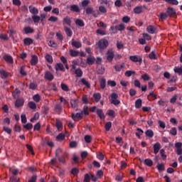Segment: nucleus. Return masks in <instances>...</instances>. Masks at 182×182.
I'll return each instance as SVG.
<instances>
[{
  "mask_svg": "<svg viewBox=\"0 0 182 182\" xmlns=\"http://www.w3.org/2000/svg\"><path fill=\"white\" fill-rule=\"evenodd\" d=\"M106 55L107 62L112 63V62H113V59H114V50H113V48L108 49L107 50Z\"/></svg>",
  "mask_w": 182,
  "mask_h": 182,
  "instance_id": "obj_1",
  "label": "nucleus"
},
{
  "mask_svg": "<svg viewBox=\"0 0 182 182\" xmlns=\"http://www.w3.org/2000/svg\"><path fill=\"white\" fill-rule=\"evenodd\" d=\"M109 46V41L105 38H102L98 42V48L100 49V50H103L106 49Z\"/></svg>",
  "mask_w": 182,
  "mask_h": 182,
  "instance_id": "obj_2",
  "label": "nucleus"
},
{
  "mask_svg": "<svg viewBox=\"0 0 182 182\" xmlns=\"http://www.w3.org/2000/svg\"><path fill=\"white\" fill-rule=\"evenodd\" d=\"M119 98V95L117 93L113 92L111 94V103L114 106L120 105V100H117Z\"/></svg>",
  "mask_w": 182,
  "mask_h": 182,
  "instance_id": "obj_3",
  "label": "nucleus"
},
{
  "mask_svg": "<svg viewBox=\"0 0 182 182\" xmlns=\"http://www.w3.org/2000/svg\"><path fill=\"white\" fill-rule=\"evenodd\" d=\"M111 31H119L120 32H122V31H124V29H126V26H124V23H120L119 25L115 26V27L114 26H111Z\"/></svg>",
  "mask_w": 182,
  "mask_h": 182,
  "instance_id": "obj_4",
  "label": "nucleus"
},
{
  "mask_svg": "<svg viewBox=\"0 0 182 182\" xmlns=\"http://www.w3.org/2000/svg\"><path fill=\"white\" fill-rule=\"evenodd\" d=\"M44 78L46 80H49V82H52L53 79H55V77L53 76V74L50 73V71H46L44 74Z\"/></svg>",
  "mask_w": 182,
  "mask_h": 182,
  "instance_id": "obj_5",
  "label": "nucleus"
},
{
  "mask_svg": "<svg viewBox=\"0 0 182 182\" xmlns=\"http://www.w3.org/2000/svg\"><path fill=\"white\" fill-rule=\"evenodd\" d=\"M71 117L73 120H76V119L77 120H82V119H83V114L82 112H77L76 114L73 113Z\"/></svg>",
  "mask_w": 182,
  "mask_h": 182,
  "instance_id": "obj_6",
  "label": "nucleus"
},
{
  "mask_svg": "<svg viewBox=\"0 0 182 182\" xmlns=\"http://www.w3.org/2000/svg\"><path fill=\"white\" fill-rule=\"evenodd\" d=\"M146 31L148 33H151V35L154 33H157V28L154 27V26L149 25L146 28Z\"/></svg>",
  "mask_w": 182,
  "mask_h": 182,
  "instance_id": "obj_7",
  "label": "nucleus"
},
{
  "mask_svg": "<svg viewBox=\"0 0 182 182\" xmlns=\"http://www.w3.org/2000/svg\"><path fill=\"white\" fill-rule=\"evenodd\" d=\"M70 103L72 109H76V107H77V106H79V100L71 99L70 100Z\"/></svg>",
  "mask_w": 182,
  "mask_h": 182,
  "instance_id": "obj_8",
  "label": "nucleus"
},
{
  "mask_svg": "<svg viewBox=\"0 0 182 182\" xmlns=\"http://www.w3.org/2000/svg\"><path fill=\"white\" fill-rule=\"evenodd\" d=\"M24 104H25V100H23V98H18L16 100L15 106L16 107H22V106H23Z\"/></svg>",
  "mask_w": 182,
  "mask_h": 182,
  "instance_id": "obj_9",
  "label": "nucleus"
},
{
  "mask_svg": "<svg viewBox=\"0 0 182 182\" xmlns=\"http://www.w3.org/2000/svg\"><path fill=\"white\" fill-rule=\"evenodd\" d=\"M166 14L168 16H174L176 15V10L173 7H168L166 10Z\"/></svg>",
  "mask_w": 182,
  "mask_h": 182,
  "instance_id": "obj_10",
  "label": "nucleus"
},
{
  "mask_svg": "<svg viewBox=\"0 0 182 182\" xmlns=\"http://www.w3.org/2000/svg\"><path fill=\"white\" fill-rule=\"evenodd\" d=\"M38 56L33 55L31 56V66H36V65H38Z\"/></svg>",
  "mask_w": 182,
  "mask_h": 182,
  "instance_id": "obj_11",
  "label": "nucleus"
},
{
  "mask_svg": "<svg viewBox=\"0 0 182 182\" xmlns=\"http://www.w3.org/2000/svg\"><path fill=\"white\" fill-rule=\"evenodd\" d=\"M96 61V58L93 55H90L87 58V65H92Z\"/></svg>",
  "mask_w": 182,
  "mask_h": 182,
  "instance_id": "obj_12",
  "label": "nucleus"
},
{
  "mask_svg": "<svg viewBox=\"0 0 182 182\" xmlns=\"http://www.w3.org/2000/svg\"><path fill=\"white\" fill-rule=\"evenodd\" d=\"M160 149H161V144H160V143L156 142L155 144H154V154H157V153H159V151H160Z\"/></svg>",
  "mask_w": 182,
  "mask_h": 182,
  "instance_id": "obj_13",
  "label": "nucleus"
},
{
  "mask_svg": "<svg viewBox=\"0 0 182 182\" xmlns=\"http://www.w3.org/2000/svg\"><path fill=\"white\" fill-rule=\"evenodd\" d=\"M71 44H72V46H73L74 48H76L77 49L82 48V42L79 41H76L72 40Z\"/></svg>",
  "mask_w": 182,
  "mask_h": 182,
  "instance_id": "obj_14",
  "label": "nucleus"
},
{
  "mask_svg": "<svg viewBox=\"0 0 182 182\" xmlns=\"http://www.w3.org/2000/svg\"><path fill=\"white\" fill-rule=\"evenodd\" d=\"M93 97L95 102H96V103H98V102H100V100L102 99V94L99 92H95L93 94Z\"/></svg>",
  "mask_w": 182,
  "mask_h": 182,
  "instance_id": "obj_15",
  "label": "nucleus"
},
{
  "mask_svg": "<svg viewBox=\"0 0 182 182\" xmlns=\"http://www.w3.org/2000/svg\"><path fill=\"white\" fill-rule=\"evenodd\" d=\"M76 110H79L80 112H81V113H82V114H85V116H89V107H87V105L83 107L82 111L79 109H77Z\"/></svg>",
  "mask_w": 182,
  "mask_h": 182,
  "instance_id": "obj_16",
  "label": "nucleus"
},
{
  "mask_svg": "<svg viewBox=\"0 0 182 182\" xmlns=\"http://www.w3.org/2000/svg\"><path fill=\"white\" fill-rule=\"evenodd\" d=\"M29 11L33 15H38L39 14V10L36 7H33L32 6H29Z\"/></svg>",
  "mask_w": 182,
  "mask_h": 182,
  "instance_id": "obj_17",
  "label": "nucleus"
},
{
  "mask_svg": "<svg viewBox=\"0 0 182 182\" xmlns=\"http://www.w3.org/2000/svg\"><path fill=\"white\" fill-rule=\"evenodd\" d=\"M124 66H125L124 63H122L121 65L119 64L115 65L114 66V68L116 70V72H121L122 69H124Z\"/></svg>",
  "mask_w": 182,
  "mask_h": 182,
  "instance_id": "obj_18",
  "label": "nucleus"
},
{
  "mask_svg": "<svg viewBox=\"0 0 182 182\" xmlns=\"http://www.w3.org/2000/svg\"><path fill=\"white\" fill-rule=\"evenodd\" d=\"M20 95L21 91L18 88H16L12 92V96L13 97H14V99H18V97H19Z\"/></svg>",
  "mask_w": 182,
  "mask_h": 182,
  "instance_id": "obj_19",
  "label": "nucleus"
},
{
  "mask_svg": "<svg viewBox=\"0 0 182 182\" xmlns=\"http://www.w3.org/2000/svg\"><path fill=\"white\" fill-rule=\"evenodd\" d=\"M134 14H136L137 15L141 14L143 12V6H137L134 9Z\"/></svg>",
  "mask_w": 182,
  "mask_h": 182,
  "instance_id": "obj_20",
  "label": "nucleus"
},
{
  "mask_svg": "<svg viewBox=\"0 0 182 182\" xmlns=\"http://www.w3.org/2000/svg\"><path fill=\"white\" fill-rule=\"evenodd\" d=\"M97 114L101 119H106V116H105V113H103V109H97Z\"/></svg>",
  "mask_w": 182,
  "mask_h": 182,
  "instance_id": "obj_21",
  "label": "nucleus"
},
{
  "mask_svg": "<svg viewBox=\"0 0 182 182\" xmlns=\"http://www.w3.org/2000/svg\"><path fill=\"white\" fill-rule=\"evenodd\" d=\"M55 70H56V72H58V70H61V72H65V67L63 66V64L59 63L55 65Z\"/></svg>",
  "mask_w": 182,
  "mask_h": 182,
  "instance_id": "obj_22",
  "label": "nucleus"
},
{
  "mask_svg": "<svg viewBox=\"0 0 182 182\" xmlns=\"http://www.w3.org/2000/svg\"><path fill=\"white\" fill-rule=\"evenodd\" d=\"M4 59L7 63H14V58H12V56L11 55H5Z\"/></svg>",
  "mask_w": 182,
  "mask_h": 182,
  "instance_id": "obj_23",
  "label": "nucleus"
},
{
  "mask_svg": "<svg viewBox=\"0 0 182 182\" xmlns=\"http://www.w3.org/2000/svg\"><path fill=\"white\" fill-rule=\"evenodd\" d=\"M24 45H26V46H29L30 45H32L33 43V40L31 38H26L23 40Z\"/></svg>",
  "mask_w": 182,
  "mask_h": 182,
  "instance_id": "obj_24",
  "label": "nucleus"
},
{
  "mask_svg": "<svg viewBox=\"0 0 182 182\" xmlns=\"http://www.w3.org/2000/svg\"><path fill=\"white\" fill-rule=\"evenodd\" d=\"M70 11L72 12L79 13V12H80V9L79 8V6L74 4V5L70 6Z\"/></svg>",
  "mask_w": 182,
  "mask_h": 182,
  "instance_id": "obj_25",
  "label": "nucleus"
},
{
  "mask_svg": "<svg viewBox=\"0 0 182 182\" xmlns=\"http://www.w3.org/2000/svg\"><path fill=\"white\" fill-rule=\"evenodd\" d=\"M75 74L76 75L77 77H82L83 76V71L80 68L75 69Z\"/></svg>",
  "mask_w": 182,
  "mask_h": 182,
  "instance_id": "obj_26",
  "label": "nucleus"
},
{
  "mask_svg": "<svg viewBox=\"0 0 182 182\" xmlns=\"http://www.w3.org/2000/svg\"><path fill=\"white\" fill-rule=\"evenodd\" d=\"M101 4L106 5V6H108V8L113 5V2L112 1V0H101Z\"/></svg>",
  "mask_w": 182,
  "mask_h": 182,
  "instance_id": "obj_27",
  "label": "nucleus"
},
{
  "mask_svg": "<svg viewBox=\"0 0 182 182\" xmlns=\"http://www.w3.org/2000/svg\"><path fill=\"white\" fill-rule=\"evenodd\" d=\"M145 135H146V137H149V139H151L154 136V132L151 129H148V130L146 131Z\"/></svg>",
  "mask_w": 182,
  "mask_h": 182,
  "instance_id": "obj_28",
  "label": "nucleus"
},
{
  "mask_svg": "<svg viewBox=\"0 0 182 182\" xmlns=\"http://www.w3.org/2000/svg\"><path fill=\"white\" fill-rule=\"evenodd\" d=\"M0 75H1V79H6L9 76V73H6L5 70H1Z\"/></svg>",
  "mask_w": 182,
  "mask_h": 182,
  "instance_id": "obj_29",
  "label": "nucleus"
},
{
  "mask_svg": "<svg viewBox=\"0 0 182 182\" xmlns=\"http://www.w3.org/2000/svg\"><path fill=\"white\" fill-rule=\"evenodd\" d=\"M143 103V101L141 99H138L135 102V107L136 109H140L141 107V105Z\"/></svg>",
  "mask_w": 182,
  "mask_h": 182,
  "instance_id": "obj_30",
  "label": "nucleus"
},
{
  "mask_svg": "<svg viewBox=\"0 0 182 182\" xmlns=\"http://www.w3.org/2000/svg\"><path fill=\"white\" fill-rule=\"evenodd\" d=\"M32 19L34 23H39V22L41 21V16L38 15H33L32 16Z\"/></svg>",
  "mask_w": 182,
  "mask_h": 182,
  "instance_id": "obj_31",
  "label": "nucleus"
},
{
  "mask_svg": "<svg viewBox=\"0 0 182 182\" xmlns=\"http://www.w3.org/2000/svg\"><path fill=\"white\" fill-rule=\"evenodd\" d=\"M107 116H109V117H116V112L113 109H109L107 112Z\"/></svg>",
  "mask_w": 182,
  "mask_h": 182,
  "instance_id": "obj_32",
  "label": "nucleus"
},
{
  "mask_svg": "<svg viewBox=\"0 0 182 182\" xmlns=\"http://www.w3.org/2000/svg\"><path fill=\"white\" fill-rule=\"evenodd\" d=\"M63 21L64 23H66V25H68V26H70V25H72V21L70 20V18H69L68 16L64 18Z\"/></svg>",
  "mask_w": 182,
  "mask_h": 182,
  "instance_id": "obj_33",
  "label": "nucleus"
},
{
  "mask_svg": "<svg viewBox=\"0 0 182 182\" xmlns=\"http://www.w3.org/2000/svg\"><path fill=\"white\" fill-rule=\"evenodd\" d=\"M173 70H174L175 73H178V75H179V76H182V66L176 67Z\"/></svg>",
  "mask_w": 182,
  "mask_h": 182,
  "instance_id": "obj_34",
  "label": "nucleus"
},
{
  "mask_svg": "<svg viewBox=\"0 0 182 182\" xmlns=\"http://www.w3.org/2000/svg\"><path fill=\"white\" fill-rule=\"evenodd\" d=\"M99 12H100V14H107V9H106L105 6H100Z\"/></svg>",
  "mask_w": 182,
  "mask_h": 182,
  "instance_id": "obj_35",
  "label": "nucleus"
},
{
  "mask_svg": "<svg viewBox=\"0 0 182 182\" xmlns=\"http://www.w3.org/2000/svg\"><path fill=\"white\" fill-rule=\"evenodd\" d=\"M64 29L67 36H69V38H70L72 36V30L70 29V28L64 27Z\"/></svg>",
  "mask_w": 182,
  "mask_h": 182,
  "instance_id": "obj_36",
  "label": "nucleus"
},
{
  "mask_svg": "<svg viewBox=\"0 0 182 182\" xmlns=\"http://www.w3.org/2000/svg\"><path fill=\"white\" fill-rule=\"evenodd\" d=\"M168 14L164 12H161L159 14V19H161V21H164L167 19Z\"/></svg>",
  "mask_w": 182,
  "mask_h": 182,
  "instance_id": "obj_37",
  "label": "nucleus"
},
{
  "mask_svg": "<svg viewBox=\"0 0 182 182\" xmlns=\"http://www.w3.org/2000/svg\"><path fill=\"white\" fill-rule=\"evenodd\" d=\"M63 107H62V105L60 104H56L55 105V110H56V112H58V113H60L63 110Z\"/></svg>",
  "mask_w": 182,
  "mask_h": 182,
  "instance_id": "obj_38",
  "label": "nucleus"
},
{
  "mask_svg": "<svg viewBox=\"0 0 182 182\" xmlns=\"http://www.w3.org/2000/svg\"><path fill=\"white\" fill-rule=\"evenodd\" d=\"M70 56H73V58H75L76 56H79V51H77L76 50H70Z\"/></svg>",
  "mask_w": 182,
  "mask_h": 182,
  "instance_id": "obj_39",
  "label": "nucleus"
},
{
  "mask_svg": "<svg viewBox=\"0 0 182 182\" xmlns=\"http://www.w3.org/2000/svg\"><path fill=\"white\" fill-rule=\"evenodd\" d=\"M136 130L138 132H136V137H138V139H141V137L140 136H141V134L144 133V131H143V129L140 128H137Z\"/></svg>",
  "mask_w": 182,
  "mask_h": 182,
  "instance_id": "obj_40",
  "label": "nucleus"
},
{
  "mask_svg": "<svg viewBox=\"0 0 182 182\" xmlns=\"http://www.w3.org/2000/svg\"><path fill=\"white\" fill-rule=\"evenodd\" d=\"M45 58H46V60H47L48 63H53V58L52 57L51 55L48 54L46 55Z\"/></svg>",
  "mask_w": 182,
  "mask_h": 182,
  "instance_id": "obj_41",
  "label": "nucleus"
},
{
  "mask_svg": "<svg viewBox=\"0 0 182 182\" xmlns=\"http://www.w3.org/2000/svg\"><path fill=\"white\" fill-rule=\"evenodd\" d=\"M81 83H82V85H84V86H86V87H87V89H90V83H89L87 82V80H86V79L82 78L81 80Z\"/></svg>",
  "mask_w": 182,
  "mask_h": 182,
  "instance_id": "obj_42",
  "label": "nucleus"
},
{
  "mask_svg": "<svg viewBox=\"0 0 182 182\" xmlns=\"http://www.w3.org/2000/svg\"><path fill=\"white\" fill-rule=\"evenodd\" d=\"M75 24L80 27L85 26V22L82 19H77L75 21Z\"/></svg>",
  "mask_w": 182,
  "mask_h": 182,
  "instance_id": "obj_43",
  "label": "nucleus"
},
{
  "mask_svg": "<svg viewBox=\"0 0 182 182\" xmlns=\"http://www.w3.org/2000/svg\"><path fill=\"white\" fill-rule=\"evenodd\" d=\"M28 107H30V109H31L32 110H36V103H35L34 102H29L28 104Z\"/></svg>",
  "mask_w": 182,
  "mask_h": 182,
  "instance_id": "obj_44",
  "label": "nucleus"
},
{
  "mask_svg": "<svg viewBox=\"0 0 182 182\" xmlns=\"http://www.w3.org/2000/svg\"><path fill=\"white\" fill-rule=\"evenodd\" d=\"M29 89H31V90H36V89H38V84L35 82H30Z\"/></svg>",
  "mask_w": 182,
  "mask_h": 182,
  "instance_id": "obj_45",
  "label": "nucleus"
},
{
  "mask_svg": "<svg viewBox=\"0 0 182 182\" xmlns=\"http://www.w3.org/2000/svg\"><path fill=\"white\" fill-rule=\"evenodd\" d=\"M24 31L25 33L28 34V33H33V28L29 27V26H26L24 28Z\"/></svg>",
  "mask_w": 182,
  "mask_h": 182,
  "instance_id": "obj_46",
  "label": "nucleus"
},
{
  "mask_svg": "<svg viewBox=\"0 0 182 182\" xmlns=\"http://www.w3.org/2000/svg\"><path fill=\"white\" fill-rule=\"evenodd\" d=\"M100 85L101 89H105V87H106V79L102 78L101 80L100 81Z\"/></svg>",
  "mask_w": 182,
  "mask_h": 182,
  "instance_id": "obj_47",
  "label": "nucleus"
},
{
  "mask_svg": "<svg viewBox=\"0 0 182 182\" xmlns=\"http://www.w3.org/2000/svg\"><path fill=\"white\" fill-rule=\"evenodd\" d=\"M144 164L148 166V167H151V166H153V161L151 159H146L144 160Z\"/></svg>",
  "mask_w": 182,
  "mask_h": 182,
  "instance_id": "obj_48",
  "label": "nucleus"
},
{
  "mask_svg": "<svg viewBox=\"0 0 182 182\" xmlns=\"http://www.w3.org/2000/svg\"><path fill=\"white\" fill-rule=\"evenodd\" d=\"M55 126H56L58 130H62L63 125L62 124V122L60 121L56 120Z\"/></svg>",
  "mask_w": 182,
  "mask_h": 182,
  "instance_id": "obj_49",
  "label": "nucleus"
},
{
  "mask_svg": "<svg viewBox=\"0 0 182 182\" xmlns=\"http://www.w3.org/2000/svg\"><path fill=\"white\" fill-rule=\"evenodd\" d=\"M105 129L106 132H109L110 129H112V122H108L105 124Z\"/></svg>",
  "mask_w": 182,
  "mask_h": 182,
  "instance_id": "obj_50",
  "label": "nucleus"
},
{
  "mask_svg": "<svg viewBox=\"0 0 182 182\" xmlns=\"http://www.w3.org/2000/svg\"><path fill=\"white\" fill-rule=\"evenodd\" d=\"M33 100L36 103H39V102H41V95H39V94H36V95H33Z\"/></svg>",
  "mask_w": 182,
  "mask_h": 182,
  "instance_id": "obj_51",
  "label": "nucleus"
},
{
  "mask_svg": "<svg viewBox=\"0 0 182 182\" xmlns=\"http://www.w3.org/2000/svg\"><path fill=\"white\" fill-rule=\"evenodd\" d=\"M41 109L43 114H48L49 113V107L47 105H44Z\"/></svg>",
  "mask_w": 182,
  "mask_h": 182,
  "instance_id": "obj_52",
  "label": "nucleus"
},
{
  "mask_svg": "<svg viewBox=\"0 0 182 182\" xmlns=\"http://www.w3.org/2000/svg\"><path fill=\"white\" fill-rule=\"evenodd\" d=\"M165 2L170 4L171 5H178V1L177 0H164Z\"/></svg>",
  "mask_w": 182,
  "mask_h": 182,
  "instance_id": "obj_53",
  "label": "nucleus"
},
{
  "mask_svg": "<svg viewBox=\"0 0 182 182\" xmlns=\"http://www.w3.org/2000/svg\"><path fill=\"white\" fill-rule=\"evenodd\" d=\"M90 4V0H83L81 3V6L82 8H86Z\"/></svg>",
  "mask_w": 182,
  "mask_h": 182,
  "instance_id": "obj_54",
  "label": "nucleus"
},
{
  "mask_svg": "<svg viewBox=\"0 0 182 182\" xmlns=\"http://www.w3.org/2000/svg\"><path fill=\"white\" fill-rule=\"evenodd\" d=\"M136 72L133 71V70H127L125 72L124 75L125 76H127V77H130V76H132V75H135Z\"/></svg>",
  "mask_w": 182,
  "mask_h": 182,
  "instance_id": "obj_55",
  "label": "nucleus"
},
{
  "mask_svg": "<svg viewBox=\"0 0 182 182\" xmlns=\"http://www.w3.org/2000/svg\"><path fill=\"white\" fill-rule=\"evenodd\" d=\"M58 18L55 16H51L49 18H48V22H58Z\"/></svg>",
  "mask_w": 182,
  "mask_h": 182,
  "instance_id": "obj_56",
  "label": "nucleus"
},
{
  "mask_svg": "<svg viewBox=\"0 0 182 182\" xmlns=\"http://www.w3.org/2000/svg\"><path fill=\"white\" fill-rule=\"evenodd\" d=\"M61 89L64 92H69V87L65 83H61Z\"/></svg>",
  "mask_w": 182,
  "mask_h": 182,
  "instance_id": "obj_57",
  "label": "nucleus"
},
{
  "mask_svg": "<svg viewBox=\"0 0 182 182\" xmlns=\"http://www.w3.org/2000/svg\"><path fill=\"white\" fill-rule=\"evenodd\" d=\"M170 134L172 136H177V129L176 127H172L170 130Z\"/></svg>",
  "mask_w": 182,
  "mask_h": 182,
  "instance_id": "obj_58",
  "label": "nucleus"
},
{
  "mask_svg": "<svg viewBox=\"0 0 182 182\" xmlns=\"http://www.w3.org/2000/svg\"><path fill=\"white\" fill-rule=\"evenodd\" d=\"M84 139L86 143H92V136L90 135H85Z\"/></svg>",
  "mask_w": 182,
  "mask_h": 182,
  "instance_id": "obj_59",
  "label": "nucleus"
},
{
  "mask_svg": "<svg viewBox=\"0 0 182 182\" xmlns=\"http://www.w3.org/2000/svg\"><path fill=\"white\" fill-rule=\"evenodd\" d=\"M149 59L153 60L157 59V57L156 56V53H154V51H151V53L149 54Z\"/></svg>",
  "mask_w": 182,
  "mask_h": 182,
  "instance_id": "obj_60",
  "label": "nucleus"
},
{
  "mask_svg": "<svg viewBox=\"0 0 182 182\" xmlns=\"http://www.w3.org/2000/svg\"><path fill=\"white\" fill-rule=\"evenodd\" d=\"M24 129H26V130H31L33 127V125L31 123H28L26 125H23Z\"/></svg>",
  "mask_w": 182,
  "mask_h": 182,
  "instance_id": "obj_61",
  "label": "nucleus"
},
{
  "mask_svg": "<svg viewBox=\"0 0 182 182\" xmlns=\"http://www.w3.org/2000/svg\"><path fill=\"white\" fill-rule=\"evenodd\" d=\"M156 167H157L159 171H164V170H165L164 164H158Z\"/></svg>",
  "mask_w": 182,
  "mask_h": 182,
  "instance_id": "obj_62",
  "label": "nucleus"
},
{
  "mask_svg": "<svg viewBox=\"0 0 182 182\" xmlns=\"http://www.w3.org/2000/svg\"><path fill=\"white\" fill-rule=\"evenodd\" d=\"M90 175L89 173H86L84 178V182H90Z\"/></svg>",
  "mask_w": 182,
  "mask_h": 182,
  "instance_id": "obj_63",
  "label": "nucleus"
},
{
  "mask_svg": "<svg viewBox=\"0 0 182 182\" xmlns=\"http://www.w3.org/2000/svg\"><path fill=\"white\" fill-rule=\"evenodd\" d=\"M10 181L19 182V178H16L15 176H13L10 178Z\"/></svg>",
  "mask_w": 182,
  "mask_h": 182,
  "instance_id": "obj_64",
  "label": "nucleus"
}]
</instances>
